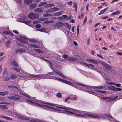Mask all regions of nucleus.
I'll return each mask as SVG.
<instances>
[{"label":"nucleus","instance_id":"obj_50","mask_svg":"<svg viewBox=\"0 0 122 122\" xmlns=\"http://www.w3.org/2000/svg\"><path fill=\"white\" fill-rule=\"evenodd\" d=\"M86 60L87 61L90 62L92 63V61L93 60V59H86Z\"/></svg>","mask_w":122,"mask_h":122},{"label":"nucleus","instance_id":"obj_4","mask_svg":"<svg viewBox=\"0 0 122 122\" xmlns=\"http://www.w3.org/2000/svg\"><path fill=\"white\" fill-rule=\"evenodd\" d=\"M102 65L105 68L106 70L107 71L110 70L111 71H114V70L112 68V67H111V66L105 63V62H102Z\"/></svg>","mask_w":122,"mask_h":122},{"label":"nucleus","instance_id":"obj_9","mask_svg":"<svg viewBox=\"0 0 122 122\" xmlns=\"http://www.w3.org/2000/svg\"><path fill=\"white\" fill-rule=\"evenodd\" d=\"M56 107L60 109H63L65 110H68L70 111H77L75 109H71V108H68L66 107H60L58 106H56Z\"/></svg>","mask_w":122,"mask_h":122},{"label":"nucleus","instance_id":"obj_32","mask_svg":"<svg viewBox=\"0 0 122 122\" xmlns=\"http://www.w3.org/2000/svg\"><path fill=\"white\" fill-rule=\"evenodd\" d=\"M47 2H42L41 3L38 4V6L41 7V6H42L44 5H45V4H47Z\"/></svg>","mask_w":122,"mask_h":122},{"label":"nucleus","instance_id":"obj_28","mask_svg":"<svg viewBox=\"0 0 122 122\" xmlns=\"http://www.w3.org/2000/svg\"><path fill=\"white\" fill-rule=\"evenodd\" d=\"M22 22L25 24L27 25H28L29 24H30L31 22V21L30 20H24L22 21Z\"/></svg>","mask_w":122,"mask_h":122},{"label":"nucleus","instance_id":"obj_37","mask_svg":"<svg viewBox=\"0 0 122 122\" xmlns=\"http://www.w3.org/2000/svg\"><path fill=\"white\" fill-rule=\"evenodd\" d=\"M3 117L4 118H5L6 119L8 120H11L12 119V118H11L9 117H8L5 116H3Z\"/></svg>","mask_w":122,"mask_h":122},{"label":"nucleus","instance_id":"obj_16","mask_svg":"<svg viewBox=\"0 0 122 122\" xmlns=\"http://www.w3.org/2000/svg\"><path fill=\"white\" fill-rule=\"evenodd\" d=\"M36 31L38 30L42 32H45L46 31V29L42 28L39 29L36 28Z\"/></svg>","mask_w":122,"mask_h":122},{"label":"nucleus","instance_id":"obj_59","mask_svg":"<svg viewBox=\"0 0 122 122\" xmlns=\"http://www.w3.org/2000/svg\"><path fill=\"white\" fill-rule=\"evenodd\" d=\"M41 27L40 25L39 24H37L36 25V28H39Z\"/></svg>","mask_w":122,"mask_h":122},{"label":"nucleus","instance_id":"obj_3","mask_svg":"<svg viewBox=\"0 0 122 122\" xmlns=\"http://www.w3.org/2000/svg\"><path fill=\"white\" fill-rule=\"evenodd\" d=\"M28 16L30 19L34 20L38 18L39 17V15L36 14L30 13L28 15Z\"/></svg>","mask_w":122,"mask_h":122},{"label":"nucleus","instance_id":"obj_49","mask_svg":"<svg viewBox=\"0 0 122 122\" xmlns=\"http://www.w3.org/2000/svg\"><path fill=\"white\" fill-rule=\"evenodd\" d=\"M83 17H84L83 14V13H82L81 14V15H79L78 16V18H79L82 19V18Z\"/></svg>","mask_w":122,"mask_h":122},{"label":"nucleus","instance_id":"obj_2","mask_svg":"<svg viewBox=\"0 0 122 122\" xmlns=\"http://www.w3.org/2000/svg\"><path fill=\"white\" fill-rule=\"evenodd\" d=\"M50 78L53 79L54 78H55L57 80H58L61 82L63 83L69 85L71 86H72L75 87L76 88V87L74 86L73 84L72 83L68 81L65 80L63 79H61L60 78H58L56 77H54L53 76H50Z\"/></svg>","mask_w":122,"mask_h":122},{"label":"nucleus","instance_id":"obj_17","mask_svg":"<svg viewBox=\"0 0 122 122\" xmlns=\"http://www.w3.org/2000/svg\"><path fill=\"white\" fill-rule=\"evenodd\" d=\"M75 83L77 85H80L81 86L86 87L87 89H91V86H87V85H83L82 84H80V83L79 84L78 83Z\"/></svg>","mask_w":122,"mask_h":122},{"label":"nucleus","instance_id":"obj_60","mask_svg":"<svg viewBox=\"0 0 122 122\" xmlns=\"http://www.w3.org/2000/svg\"><path fill=\"white\" fill-rule=\"evenodd\" d=\"M67 3L68 5H71L72 4V2L71 1L67 2Z\"/></svg>","mask_w":122,"mask_h":122},{"label":"nucleus","instance_id":"obj_27","mask_svg":"<svg viewBox=\"0 0 122 122\" xmlns=\"http://www.w3.org/2000/svg\"><path fill=\"white\" fill-rule=\"evenodd\" d=\"M112 98V97H101V99L102 100H108L111 98Z\"/></svg>","mask_w":122,"mask_h":122},{"label":"nucleus","instance_id":"obj_45","mask_svg":"<svg viewBox=\"0 0 122 122\" xmlns=\"http://www.w3.org/2000/svg\"><path fill=\"white\" fill-rule=\"evenodd\" d=\"M92 63L95 64H98V63L97 61L93 59Z\"/></svg>","mask_w":122,"mask_h":122},{"label":"nucleus","instance_id":"obj_63","mask_svg":"<svg viewBox=\"0 0 122 122\" xmlns=\"http://www.w3.org/2000/svg\"><path fill=\"white\" fill-rule=\"evenodd\" d=\"M13 32H14V33L16 34H19V32H18L16 30H14L13 31Z\"/></svg>","mask_w":122,"mask_h":122},{"label":"nucleus","instance_id":"obj_38","mask_svg":"<svg viewBox=\"0 0 122 122\" xmlns=\"http://www.w3.org/2000/svg\"><path fill=\"white\" fill-rule=\"evenodd\" d=\"M51 10H53L55 11H58L60 10V9L59 8L55 7H54L53 8H51Z\"/></svg>","mask_w":122,"mask_h":122},{"label":"nucleus","instance_id":"obj_24","mask_svg":"<svg viewBox=\"0 0 122 122\" xmlns=\"http://www.w3.org/2000/svg\"><path fill=\"white\" fill-rule=\"evenodd\" d=\"M61 14L62 12L61 11H59L57 12L54 13L53 15L55 16L60 15H61Z\"/></svg>","mask_w":122,"mask_h":122},{"label":"nucleus","instance_id":"obj_25","mask_svg":"<svg viewBox=\"0 0 122 122\" xmlns=\"http://www.w3.org/2000/svg\"><path fill=\"white\" fill-rule=\"evenodd\" d=\"M29 46L32 47H34L35 48H39V46L35 45L34 44H30Z\"/></svg>","mask_w":122,"mask_h":122},{"label":"nucleus","instance_id":"obj_52","mask_svg":"<svg viewBox=\"0 0 122 122\" xmlns=\"http://www.w3.org/2000/svg\"><path fill=\"white\" fill-rule=\"evenodd\" d=\"M97 89H102L103 87V86H97Z\"/></svg>","mask_w":122,"mask_h":122},{"label":"nucleus","instance_id":"obj_5","mask_svg":"<svg viewBox=\"0 0 122 122\" xmlns=\"http://www.w3.org/2000/svg\"><path fill=\"white\" fill-rule=\"evenodd\" d=\"M108 89L110 90H112L115 91H121L122 90V89L120 88H116L112 86H109L108 87Z\"/></svg>","mask_w":122,"mask_h":122},{"label":"nucleus","instance_id":"obj_35","mask_svg":"<svg viewBox=\"0 0 122 122\" xmlns=\"http://www.w3.org/2000/svg\"><path fill=\"white\" fill-rule=\"evenodd\" d=\"M16 2L19 5H21L22 2L21 0H15Z\"/></svg>","mask_w":122,"mask_h":122},{"label":"nucleus","instance_id":"obj_31","mask_svg":"<svg viewBox=\"0 0 122 122\" xmlns=\"http://www.w3.org/2000/svg\"><path fill=\"white\" fill-rule=\"evenodd\" d=\"M57 25L59 26H61L63 25H65L62 22H57L56 23Z\"/></svg>","mask_w":122,"mask_h":122},{"label":"nucleus","instance_id":"obj_33","mask_svg":"<svg viewBox=\"0 0 122 122\" xmlns=\"http://www.w3.org/2000/svg\"><path fill=\"white\" fill-rule=\"evenodd\" d=\"M30 76H32V77H34V78H38V77L40 76L39 75H35L34 74H31L30 75Z\"/></svg>","mask_w":122,"mask_h":122},{"label":"nucleus","instance_id":"obj_29","mask_svg":"<svg viewBox=\"0 0 122 122\" xmlns=\"http://www.w3.org/2000/svg\"><path fill=\"white\" fill-rule=\"evenodd\" d=\"M1 108L3 109H8L7 106L6 105H1Z\"/></svg>","mask_w":122,"mask_h":122},{"label":"nucleus","instance_id":"obj_36","mask_svg":"<svg viewBox=\"0 0 122 122\" xmlns=\"http://www.w3.org/2000/svg\"><path fill=\"white\" fill-rule=\"evenodd\" d=\"M65 24L66 27L69 29H71V26L70 25H69L68 23H66Z\"/></svg>","mask_w":122,"mask_h":122},{"label":"nucleus","instance_id":"obj_10","mask_svg":"<svg viewBox=\"0 0 122 122\" xmlns=\"http://www.w3.org/2000/svg\"><path fill=\"white\" fill-rule=\"evenodd\" d=\"M87 116H89L90 117L94 118L99 119L101 118V117L99 116H97L96 115H92L90 114H87L86 115Z\"/></svg>","mask_w":122,"mask_h":122},{"label":"nucleus","instance_id":"obj_62","mask_svg":"<svg viewBox=\"0 0 122 122\" xmlns=\"http://www.w3.org/2000/svg\"><path fill=\"white\" fill-rule=\"evenodd\" d=\"M87 20V19L86 18V16L83 21V24L84 25V24L86 22Z\"/></svg>","mask_w":122,"mask_h":122},{"label":"nucleus","instance_id":"obj_53","mask_svg":"<svg viewBox=\"0 0 122 122\" xmlns=\"http://www.w3.org/2000/svg\"><path fill=\"white\" fill-rule=\"evenodd\" d=\"M8 88H12V87H13V88H16L18 90H19V89H18V88H17V87H16V86H8Z\"/></svg>","mask_w":122,"mask_h":122},{"label":"nucleus","instance_id":"obj_58","mask_svg":"<svg viewBox=\"0 0 122 122\" xmlns=\"http://www.w3.org/2000/svg\"><path fill=\"white\" fill-rule=\"evenodd\" d=\"M115 85L117 87H119L121 85L120 84H119V83H118V84H117L115 83Z\"/></svg>","mask_w":122,"mask_h":122},{"label":"nucleus","instance_id":"obj_30","mask_svg":"<svg viewBox=\"0 0 122 122\" xmlns=\"http://www.w3.org/2000/svg\"><path fill=\"white\" fill-rule=\"evenodd\" d=\"M120 12L119 11H117V12H113L111 14V15H117L120 14Z\"/></svg>","mask_w":122,"mask_h":122},{"label":"nucleus","instance_id":"obj_39","mask_svg":"<svg viewBox=\"0 0 122 122\" xmlns=\"http://www.w3.org/2000/svg\"><path fill=\"white\" fill-rule=\"evenodd\" d=\"M36 5L34 4H31L30 5V7L31 9H33L35 7Z\"/></svg>","mask_w":122,"mask_h":122},{"label":"nucleus","instance_id":"obj_56","mask_svg":"<svg viewBox=\"0 0 122 122\" xmlns=\"http://www.w3.org/2000/svg\"><path fill=\"white\" fill-rule=\"evenodd\" d=\"M73 7H74L75 8H77V3L76 2H75L73 3Z\"/></svg>","mask_w":122,"mask_h":122},{"label":"nucleus","instance_id":"obj_46","mask_svg":"<svg viewBox=\"0 0 122 122\" xmlns=\"http://www.w3.org/2000/svg\"><path fill=\"white\" fill-rule=\"evenodd\" d=\"M56 96L59 98L61 97H62V95L60 93H57Z\"/></svg>","mask_w":122,"mask_h":122},{"label":"nucleus","instance_id":"obj_57","mask_svg":"<svg viewBox=\"0 0 122 122\" xmlns=\"http://www.w3.org/2000/svg\"><path fill=\"white\" fill-rule=\"evenodd\" d=\"M92 94H94V95H96L97 96H98V93H96L92 92H90Z\"/></svg>","mask_w":122,"mask_h":122},{"label":"nucleus","instance_id":"obj_54","mask_svg":"<svg viewBox=\"0 0 122 122\" xmlns=\"http://www.w3.org/2000/svg\"><path fill=\"white\" fill-rule=\"evenodd\" d=\"M54 12V11L52 10H51L49 9H48L46 10V12H51L52 13Z\"/></svg>","mask_w":122,"mask_h":122},{"label":"nucleus","instance_id":"obj_6","mask_svg":"<svg viewBox=\"0 0 122 122\" xmlns=\"http://www.w3.org/2000/svg\"><path fill=\"white\" fill-rule=\"evenodd\" d=\"M21 48L19 47V49H16L15 50V52L16 53H22L23 52L25 51V47L23 46Z\"/></svg>","mask_w":122,"mask_h":122},{"label":"nucleus","instance_id":"obj_1","mask_svg":"<svg viewBox=\"0 0 122 122\" xmlns=\"http://www.w3.org/2000/svg\"><path fill=\"white\" fill-rule=\"evenodd\" d=\"M26 101H27V103H29L30 104L36 106H39V107H42V108L45 109H48L50 110H52L56 112H57L64 113V111H65L66 112H67L66 111H69V110H63L62 111L61 110L58 109L57 108H56L48 106L47 105L42 104L41 105L37 103L33 102L31 100L29 99H27L26 100ZM64 113H66L65 112Z\"/></svg>","mask_w":122,"mask_h":122},{"label":"nucleus","instance_id":"obj_14","mask_svg":"<svg viewBox=\"0 0 122 122\" xmlns=\"http://www.w3.org/2000/svg\"><path fill=\"white\" fill-rule=\"evenodd\" d=\"M67 60H70L72 61H74L76 60L77 58L69 56L68 57V58L67 59Z\"/></svg>","mask_w":122,"mask_h":122},{"label":"nucleus","instance_id":"obj_13","mask_svg":"<svg viewBox=\"0 0 122 122\" xmlns=\"http://www.w3.org/2000/svg\"><path fill=\"white\" fill-rule=\"evenodd\" d=\"M122 99V95L119 96H117L114 97L112 99V101L115 99H117V100Z\"/></svg>","mask_w":122,"mask_h":122},{"label":"nucleus","instance_id":"obj_21","mask_svg":"<svg viewBox=\"0 0 122 122\" xmlns=\"http://www.w3.org/2000/svg\"><path fill=\"white\" fill-rule=\"evenodd\" d=\"M20 39L22 40H26L27 39V37L25 36H20Z\"/></svg>","mask_w":122,"mask_h":122},{"label":"nucleus","instance_id":"obj_23","mask_svg":"<svg viewBox=\"0 0 122 122\" xmlns=\"http://www.w3.org/2000/svg\"><path fill=\"white\" fill-rule=\"evenodd\" d=\"M11 64L12 65H14L16 67H17L18 65L17 63L14 60L12 61Z\"/></svg>","mask_w":122,"mask_h":122},{"label":"nucleus","instance_id":"obj_61","mask_svg":"<svg viewBox=\"0 0 122 122\" xmlns=\"http://www.w3.org/2000/svg\"><path fill=\"white\" fill-rule=\"evenodd\" d=\"M70 98V97H68L67 98L65 99V102H66Z\"/></svg>","mask_w":122,"mask_h":122},{"label":"nucleus","instance_id":"obj_19","mask_svg":"<svg viewBox=\"0 0 122 122\" xmlns=\"http://www.w3.org/2000/svg\"><path fill=\"white\" fill-rule=\"evenodd\" d=\"M53 71H54L56 74L59 75V74H60L61 73L60 72L59 70H58L57 69H53Z\"/></svg>","mask_w":122,"mask_h":122},{"label":"nucleus","instance_id":"obj_48","mask_svg":"<svg viewBox=\"0 0 122 122\" xmlns=\"http://www.w3.org/2000/svg\"><path fill=\"white\" fill-rule=\"evenodd\" d=\"M51 15V14H50L46 13L43 15V16L44 17H46L48 16H50Z\"/></svg>","mask_w":122,"mask_h":122},{"label":"nucleus","instance_id":"obj_51","mask_svg":"<svg viewBox=\"0 0 122 122\" xmlns=\"http://www.w3.org/2000/svg\"><path fill=\"white\" fill-rule=\"evenodd\" d=\"M62 57L65 59L66 58H67V59L68 57V55L66 54L63 55L62 56Z\"/></svg>","mask_w":122,"mask_h":122},{"label":"nucleus","instance_id":"obj_55","mask_svg":"<svg viewBox=\"0 0 122 122\" xmlns=\"http://www.w3.org/2000/svg\"><path fill=\"white\" fill-rule=\"evenodd\" d=\"M91 90H94V89H97V86H91Z\"/></svg>","mask_w":122,"mask_h":122},{"label":"nucleus","instance_id":"obj_64","mask_svg":"<svg viewBox=\"0 0 122 122\" xmlns=\"http://www.w3.org/2000/svg\"><path fill=\"white\" fill-rule=\"evenodd\" d=\"M6 35H8L9 34V32H8L7 31H4V32H3Z\"/></svg>","mask_w":122,"mask_h":122},{"label":"nucleus","instance_id":"obj_11","mask_svg":"<svg viewBox=\"0 0 122 122\" xmlns=\"http://www.w3.org/2000/svg\"><path fill=\"white\" fill-rule=\"evenodd\" d=\"M18 117L24 120H28L30 119L29 118L22 115L19 116Z\"/></svg>","mask_w":122,"mask_h":122},{"label":"nucleus","instance_id":"obj_18","mask_svg":"<svg viewBox=\"0 0 122 122\" xmlns=\"http://www.w3.org/2000/svg\"><path fill=\"white\" fill-rule=\"evenodd\" d=\"M32 0H24V2L25 4L29 5L32 2Z\"/></svg>","mask_w":122,"mask_h":122},{"label":"nucleus","instance_id":"obj_47","mask_svg":"<svg viewBox=\"0 0 122 122\" xmlns=\"http://www.w3.org/2000/svg\"><path fill=\"white\" fill-rule=\"evenodd\" d=\"M29 40L30 41L34 43L36 42V41L34 39H30Z\"/></svg>","mask_w":122,"mask_h":122},{"label":"nucleus","instance_id":"obj_8","mask_svg":"<svg viewBox=\"0 0 122 122\" xmlns=\"http://www.w3.org/2000/svg\"><path fill=\"white\" fill-rule=\"evenodd\" d=\"M80 64H85L88 67H89V66H91L92 67L91 68L93 70H95V71H96L97 70V69H96L94 67V66L91 64L89 63V64H88L87 63H86L82 61H81L80 62Z\"/></svg>","mask_w":122,"mask_h":122},{"label":"nucleus","instance_id":"obj_44","mask_svg":"<svg viewBox=\"0 0 122 122\" xmlns=\"http://www.w3.org/2000/svg\"><path fill=\"white\" fill-rule=\"evenodd\" d=\"M20 99V98L16 97L14 96V100L18 101Z\"/></svg>","mask_w":122,"mask_h":122},{"label":"nucleus","instance_id":"obj_7","mask_svg":"<svg viewBox=\"0 0 122 122\" xmlns=\"http://www.w3.org/2000/svg\"><path fill=\"white\" fill-rule=\"evenodd\" d=\"M66 111L68 112V113L74 115V116L76 117H85L86 116L82 114H78L75 113H74L73 112H72L70 111Z\"/></svg>","mask_w":122,"mask_h":122},{"label":"nucleus","instance_id":"obj_34","mask_svg":"<svg viewBox=\"0 0 122 122\" xmlns=\"http://www.w3.org/2000/svg\"><path fill=\"white\" fill-rule=\"evenodd\" d=\"M41 103L45 104L46 105H49L51 106H53V104L49 102H41Z\"/></svg>","mask_w":122,"mask_h":122},{"label":"nucleus","instance_id":"obj_12","mask_svg":"<svg viewBox=\"0 0 122 122\" xmlns=\"http://www.w3.org/2000/svg\"><path fill=\"white\" fill-rule=\"evenodd\" d=\"M43 8H38L35 9L34 10L35 12H36L41 13L42 12Z\"/></svg>","mask_w":122,"mask_h":122},{"label":"nucleus","instance_id":"obj_15","mask_svg":"<svg viewBox=\"0 0 122 122\" xmlns=\"http://www.w3.org/2000/svg\"><path fill=\"white\" fill-rule=\"evenodd\" d=\"M11 43V41L10 40H8L6 41L5 44L6 47L8 48H9Z\"/></svg>","mask_w":122,"mask_h":122},{"label":"nucleus","instance_id":"obj_41","mask_svg":"<svg viewBox=\"0 0 122 122\" xmlns=\"http://www.w3.org/2000/svg\"><path fill=\"white\" fill-rule=\"evenodd\" d=\"M10 79L9 77H4L3 78V80L5 81H7L9 80Z\"/></svg>","mask_w":122,"mask_h":122},{"label":"nucleus","instance_id":"obj_40","mask_svg":"<svg viewBox=\"0 0 122 122\" xmlns=\"http://www.w3.org/2000/svg\"><path fill=\"white\" fill-rule=\"evenodd\" d=\"M79 25H78L77 27V36L78 35L79 31Z\"/></svg>","mask_w":122,"mask_h":122},{"label":"nucleus","instance_id":"obj_43","mask_svg":"<svg viewBox=\"0 0 122 122\" xmlns=\"http://www.w3.org/2000/svg\"><path fill=\"white\" fill-rule=\"evenodd\" d=\"M105 115L111 118H113V117L110 114L108 113L107 114H105Z\"/></svg>","mask_w":122,"mask_h":122},{"label":"nucleus","instance_id":"obj_22","mask_svg":"<svg viewBox=\"0 0 122 122\" xmlns=\"http://www.w3.org/2000/svg\"><path fill=\"white\" fill-rule=\"evenodd\" d=\"M8 93V92L5 91L4 92H0V95L5 96Z\"/></svg>","mask_w":122,"mask_h":122},{"label":"nucleus","instance_id":"obj_26","mask_svg":"<svg viewBox=\"0 0 122 122\" xmlns=\"http://www.w3.org/2000/svg\"><path fill=\"white\" fill-rule=\"evenodd\" d=\"M10 76L11 79H14L17 77L14 74H11L10 75Z\"/></svg>","mask_w":122,"mask_h":122},{"label":"nucleus","instance_id":"obj_42","mask_svg":"<svg viewBox=\"0 0 122 122\" xmlns=\"http://www.w3.org/2000/svg\"><path fill=\"white\" fill-rule=\"evenodd\" d=\"M35 51L36 52L39 53H42L43 52L41 50L39 49H36L35 50Z\"/></svg>","mask_w":122,"mask_h":122},{"label":"nucleus","instance_id":"obj_20","mask_svg":"<svg viewBox=\"0 0 122 122\" xmlns=\"http://www.w3.org/2000/svg\"><path fill=\"white\" fill-rule=\"evenodd\" d=\"M108 8V7L104 9L103 10H101L100 12V13H99L98 15H101L102 14L104 13H105V12L107 10Z\"/></svg>","mask_w":122,"mask_h":122}]
</instances>
